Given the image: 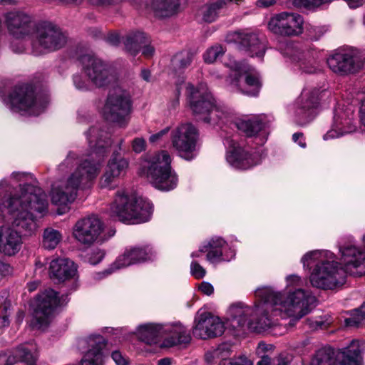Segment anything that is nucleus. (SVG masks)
Masks as SVG:
<instances>
[{"label":"nucleus","mask_w":365,"mask_h":365,"mask_svg":"<svg viewBox=\"0 0 365 365\" xmlns=\"http://www.w3.org/2000/svg\"><path fill=\"white\" fill-rule=\"evenodd\" d=\"M286 282L284 292L271 287L257 289L255 294L260 302L255 307L242 302L230 306L227 318L230 327L236 330L284 334L285 328L278 324L277 317L299 320L310 312L316 301L314 295L301 288L303 281L298 275L287 276Z\"/></svg>","instance_id":"f257e3e1"},{"label":"nucleus","mask_w":365,"mask_h":365,"mask_svg":"<svg viewBox=\"0 0 365 365\" xmlns=\"http://www.w3.org/2000/svg\"><path fill=\"white\" fill-rule=\"evenodd\" d=\"M86 135L91 153L78 156L73 152H69L59 165L61 171L74 167L75 169L66 180L52 185L50 195L54 205H66L73 202L77 197L78 190L90 188L101 172L102 160L108 153L111 145L110 139L106 133L96 127L91 128Z\"/></svg>","instance_id":"f03ea898"},{"label":"nucleus","mask_w":365,"mask_h":365,"mask_svg":"<svg viewBox=\"0 0 365 365\" xmlns=\"http://www.w3.org/2000/svg\"><path fill=\"white\" fill-rule=\"evenodd\" d=\"M339 251L344 269L339 267L334 254L329 250L309 251L302 257L304 268L314 264L309 276L313 287L334 289L345 283V272L356 277L365 274V252L352 245L341 247Z\"/></svg>","instance_id":"7ed1b4c3"},{"label":"nucleus","mask_w":365,"mask_h":365,"mask_svg":"<svg viewBox=\"0 0 365 365\" xmlns=\"http://www.w3.org/2000/svg\"><path fill=\"white\" fill-rule=\"evenodd\" d=\"M47 195L39 187L19 185V191H14L6 179L0 180V219L28 234L36 229L35 219L48 212Z\"/></svg>","instance_id":"20e7f679"},{"label":"nucleus","mask_w":365,"mask_h":365,"mask_svg":"<svg viewBox=\"0 0 365 365\" xmlns=\"http://www.w3.org/2000/svg\"><path fill=\"white\" fill-rule=\"evenodd\" d=\"M186 95L190 110L200 120L217 125L227 118L229 113L227 108L217 104L205 84H200L195 87L188 83Z\"/></svg>","instance_id":"39448f33"},{"label":"nucleus","mask_w":365,"mask_h":365,"mask_svg":"<svg viewBox=\"0 0 365 365\" xmlns=\"http://www.w3.org/2000/svg\"><path fill=\"white\" fill-rule=\"evenodd\" d=\"M142 173L156 189L168 192L177 187L178 178L171 167V158L166 150L148 156L142 165Z\"/></svg>","instance_id":"423d86ee"},{"label":"nucleus","mask_w":365,"mask_h":365,"mask_svg":"<svg viewBox=\"0 0 365 365\" xmlns=\"http://www.w3.org/2000/svg\"><path fill=\"white\" fill-rule=\"evenodd\" d=\"M112 216L128 224H139L150 220L153 214V205L135 195H127L118 191L110 206Z\"/></svg>","instance_id":"0eeeda50"},{"label":"nucleus","mask_w":365,"mask_h":365,"mask_svg":"<svg viewBox=\"0 0 365 365\" xmlns=\"http://www.w3.org/2000/svg\"><path fill=\"white\" fill-rule=\"evenodd\" d=\"M3 101L12 112L34 116L43 113L49 102L47 94L36 93L33 87L29 85L15 87Z\"/></svg>","instance_id":"6e6552de"},{"label":"nucleus","mask_w":365,"mask_h":365,"mask_svg":"<svg viewBox=\"0 0 365 365\" xmlns=\"http://www.w3.org/2000/svg\"><path fill=\"white\" fill-rule=\"evenodd\" d=\"M225 66L230 69L227 83L232 91L248 96H257L262 88L259 73L245 62L230 58Z\"/></svg>","instance_id":"1a4fd4ad"},{"label":"nucleus","mask_w":365,"mask_h":365,"mask_svg":"<svg viewBox=\"0 0 365 365\" xmlns=\"http://www.w3.org/2000/svg\"><path fill=\"white\" fill-rule=\"evenodd\" d=\"M35 38L31 43V53L36 56L53 52L63 48L67 36L62 30L51 22L36 25Z\"/></svg>","instance_id":"9d476101"},{"label":"nucleus","mask_w":365,"mask_h":365,"mask_svg":"<svg viewBox=\"0 0 365 365\" xmlns=\"http://www.w3.org/2000/svg\"><path fill=\"white\" fill-rule=\"evenodd\" d=\"M364 350V343L353 340L349 345L340 349L336 359L334 349L324 347L319 349L313 357L311 365H335L336 360L339 365H362L361 354Z\"/></svg>","instance_id":"9b49d317"},{"label":"nucleus","mask_w":365,"mask_h":365,"mask_svg":"<svg viewBox=\"0 0 365 365\" xmlns=\"http://www.w3.org/2000/svg\"><path fill=\"white\" fill-rule=\"evenodd\" d=\"M199 133L190 123H181L170 134L172 147L181 158L190 161L197 155Z\"/></svg>","instance_id":"f8f14e48"},{"label":"nucleus","mask_w":365,"mask_h":365,"mask_svg":"<svg viewBox=\"0 0 365 365\" xmlns=\"http://www.w3.org/2000/svg\"><path fill=\"white\" fill-rule=\"evenodd\" d=\"M80 61L83 73L95 86L107 87L116 81L117 76L112 67L96 56L83 55Z\"/></svg>","instance_id":"ddd939ff"},{"label":"nucleus","mask_w":365,"mask_h":365,"mask_svg":"<svg viewBox=\"0 0 365 365\" xmlns=\"http://www.w3.org/2000/svg\"><path fill=\"white\" fill-rule=\"evenodd\" d=\"M132 101L130 93L120 88H115L108 97L103 109L105 118L125 127L131 112Z\"/></svg>","instance_id":"4468645a"},{"label":"nucleus","mask_w":365,"mask_h":365,"mask_svg":"<svg viewBox=\"0 0 365 365\" xmlns=\"http://www.w3.org/2000/svg\"><path fill=\"white\" fill-rule=\"evenodd\" d=\"M66 302L59 298L53 289H46L37 295L34 302V312L32 324L38 329H44L51 323L58 306Z\"/></svg>","instance_id":"2eb2a0df"},{"label":"nucleus","mask_w":365,"mask_h":365,"mask_svg":"<svg viewBox=\"0 0 365 365\" xmlns=\"http://www.w3.org/2000/svg\"><path fill=\"white\" fill-rule=\"evenodd\" d=\"M329 69L339 76L360 71L365 64V56L356 49H339L327 59Z\"/></svg>","instance_id":"dca6fc26"},{"label":"nucleus","mask_w":365,"mask_h":365,"mask_svg":"<svg viewBox=\"0 0 365 365\" xmlns=\"http://www.w3.org/2000/svg\"><path fill=\"white\" fill-rule=\"evenodd\" d=\"M224 145L227 149L226 160L235 169H249L259 164L262 160L259 151L253 150L239 143L237 136L226 138Z\"/></svg>","instance_id":"f3484780"},{"label":"nucleus","mask_w":365,"mask_h":365,"mask_svg":"<svg viewBox=\"0 0 365 365\" xmlns=\"http://www.w3.org/2000/svg\"><path fill=\"white\" fill-rule=\"evenodd\" d=\"M304 19L297 13L281 12L274 15L268 23L269 29L282 36H298L303 33Z\"/></svg>","instance_id":"a211bd4d"},{"label":"nucleus","mask_w":365,"mask_h":365,"mask_svg":"<svg viewBox=\"0 0 365 365\" xmlns=\"http://www.w3.org/2000/svg\"><path fill=\"white\" fill-rule=\"evenodd\" d=\"M317 105L318 90L304 89L292 107L294 119L296 123L299 125H305L313 120L317 115L316 108Z\"/></svg>","instance_id":"6ab92c4d"},{"label":"nucleus","mask_w":365,"mask_h":365,"mask_svg":"<svg viewBox=\"0 0 365 365\" xmlns=\"http://www.w3.org/2000/svg\"><path fill=\"white\" fill-rule=\"evenodd\" d=\"M103 230L100 219L91 215L76 222L73 229V236L79 243L90 246L99 240Z\"/></svg>","instance_id":"aec40b11"},{"label":"nucleus","mask_w":365,"mask_h":365,"mask_svg":"<svg viewBox=\"0 0 365 365\" xmlns=\"http://www.w3.org/2000/svg\"><path fill=\"white\" fill-rule=\"evenodd\" d=\"M192 334L195 337L201 339L221 336L225 331L224 322L210 312H198L195 318Z\"/></svg>","instance_id":"412c9836"},{"label":"nucleus","mask_w":365,"mask_h":365,"mask_svg":"<svg viewBox=\"0 0 365 365\" xmlns=\"http://www.w3.org/2000/svg\"><path fill=\"white\" fill-rule=\"evenodd\" d=\"M8 31L16 40H22L29 36L36 25L33 17L23 11H11L4 15Z\"/></svg>","instance_id":"4be33fe9"},{"label":"nucleus","mask_w":365,"mask_h":365,"mask_svg":"<svg viewBox=\"0 0 365 365\" xmlns=\"http://www.w3.org/2000/svg\"><path fill=\"white\" fill-rule=\"evenodd\" d=\"M207 251L206 259L211 264L230 262L235 257V250L222 237H214L202 245V250Z\"/></svg>","instance_id":"5701e85b"},{"label":"nucleus","mask_w":365,"mask_h":365,"mask_svg":"<svg viewBox=\"0 0 365 365\" xmlns=\"http://www.w3.org/2000/svg\"><path fill=\"white\" fill-rule=\"evenodd\" d=\"M228 41H234L239 45L240 49L248 53L251 56L263 57L264 45L255 33L247 31H235L227 36Z\"/></svg>","instance_id":"b1692460"},{"label":"nucleus","mask_w":365,"mask_h":365,"mask_svg":"<svg viewBox=\"0 0 365 365\" xmlns=\"http://www.w3.org/2000/svg\"><path fill=\"white\" fill-rule=\"evenodd\" d=\"M353 112L344 110L341 108L335 110L331 129L323 136L324 140L341 137L354 132L356 126L352 123Z\"/></svg>","instance_id":"393cba45"},{"label":"nucleus","mask_w":365,"mask_h":365,"mask_svg":"<svg viewBox=\"0 0 365 365\" xmlns=\"http://www.w3.org/2000/svg\"><path fill=\"white\" fill-rule=\"evenodd\" d=\"M286 54L290 60L297 63L299 68L306 73H314L320 71L319 62L313 54L305 51L298 44H291L287 47Z\"/></svg>","instance_id":"a878e982"},{"label":"nucleus","mask_w":365,"mask_h":365,"mask_svg":"<svg viewBox=\"0 0 365 365\" xmlns=\"http://www.w3.org/2000/svg\"><path fill=\"white\" fill-rule=\"evenodd\" d=\"M22 244L19 231L8 226L0 227V253L8 257L14 256L21 250Z\"/></svg>","instance_id":"bb28decb"},{"label":"nucleus","mask_w":365,"mask_h":365,"mask_svg":"<svg viewBox=\"0 0 365 365\" xmlns=\"http://www.w3.org/2000/svg\"><path fill=\"white\" fill-rule=\"evenodd\" d=\"M154 256L153 249L149 246L135 247L126 249L123 255L114 262L113 267L122 269L132 264L150 260Z\"/></svg>","instance_id":"cd10ccee"},{"label":"nucleus","mask_w":365,"mask_h":365,"mask_svg":"<svg viewBox=\"0 0 365 365\" xmlns=\"http://www.w3.org/2000/svg\"><path fill=\"white\" fill-rule=\"evenodd\" d=\"M164 331V341L160 344L163 348L186 345L191 340L190 331L180 323L165 324Z\"/></svg>","instance_id":"c85d7f7f"},{"label":"nucleus","mask_w":365,"mask_h":365,"mask_svg":"<svg viewBox=\"0 0 365 365\" xmlns=\"http://www.w3.org/2000/svg\"><path fill=\"white\" fill-rule=\"evenodd\" d=\"M150 40L143 32H131L123 40L125 49L131 55L135 56L140 50L144 56L149 58L154 53V48L150 44Z\"/></svg>","instance_id":"c756f323"},{"label":"nucleus","mask_w":365,"mask_h":365,"mask_svg":"<svg viewBox=\"0 0 365 365\" xmlns=\"http://www.w3.org/2000/svg\"><path fill=\"white\" fill-rule=\"evenodd\" d=\"M273 120L274 118L272 115L260 114L250 118L240 119L235 125L237 129L247 136L252 137L269 127Z\"/></svg>","instance_id":"7c9ffc66"},{"label":"nucleus","mask_w":365,"mask_h":365,"mask_svg":"<svg viewBox=\"0 0 365 365\" xmlns=\"http://www.w3.org/2000/svg\"><path fill=\"white\" fill-rule=\"evenodd\" d=\"M87 343L89 349L81 359V365H103L104 338L101 335H91Z\"/></svg>","instance_id":"2f4dec72"},{"label":"nucleus","mask_w":365,"mask_h":365,"mask_svg":"<svg viewBox=\"0 0 365 365\" xmlns=\"http://www.w3.org/2000/svg\"><path fill=\"white\" fill-rule=\"evenodd\" d=\"M77 267L67 258H58L50 263L49 274L51 278L63 282L76 276Z\"/></svg>","instance_id":"473e14b6"},{"label":"nucleus","mask_w":365,"mask_h":365,"mask_svg":"<svg viewBox=\"0 0 365 365\" xmlns=\"http://www.w3.org/2000/svg\"><path fill=\"white\" fill-rule=\"evenodd\" d=\"M165 324L156 323H147L139 325L136 334L138 338L143 342L152 344H160L164 341Z\"/></svg>","instance_id":"72a5a7b5"},{"label":"nucleus","mask_w":365,"mask_h":365,"mask_svg":"<svg viewBox=\"0 0 365 365\" xmlns=\"http://www.w3.org/2000/svg\"><path fill=\"white\" fill-rule=\"evenodd\" d=\"M181 0H151L149 8L156 16L170 17L180 11Z\"/></svg>","instance_id":"f704fd0d"},{"label":"nucleus","mask_w":365,"mask_h":365,"mask_svg":"<svg viewBox=\"0 0 365 365\" xmlns=\"http://www.w3.org/2000/svg\"><path fill=\"white\" fill-rule=\"evenodd\" d=\"M35 349L32 344H24L17 346L12 351L6 361V365H14L16 363L21 362L24 364L34 363L36 361V356L34 354Z\"/></svg>","instance_id":"c9c22d12"},{"label":"nucleus","mask_w":365,"mask_h":365,"mask_svg":"<svg viewBox=\"0 0 365 365\" xmlns=\"http://www.w3.org/2000/svg\"><path fill=\"white\" fill-rule=\"evenodd\" d=\"M129 167V161L123 157H118L115 153L108 160L105 170L115 175L118 178L124 177Z\"/></svg>","instance_id":"e433bc0d"},{"label":"nucleus","mask_w":365,"mask_h":365,"mask_svg":"<svg viewBox=\"0 0 365 365\" xmlns=\"http://www.w3.org/2000/svg\"><path fill=\"white\" fill-rule=\"evenodd\" d=\"M63 238L62 233L53 227H47L42 235V246L46 250H52L56 248Z\"/></svg>","instance_id":"4c0bfd02"},{"label":"nucleus","mask_w":365,"mask_h":365,"mask_svg":"<svg viewBox=\"0 0 365 365\" xmlns=\"http://www.w3.org/2000/svg\"><path fill=\"white\" fill-rule=\"evenodd\" d=\"M192 58L193 54L190 51L178 53L172 58L171 66L176 73H180L190 65Z\"/></svg>","instance_id":"58836bf2"},{"label":"nucleus","mask_w":365,"mask_h":365,"mask_svg":"<svg viewBox=\"0 0 365 365\" xmlns=\"http://www.w3.org/2000/svg\"><path fill=\"white\" fill-rule=\"evenodd\" d=\"M225 48L220 44H215L208 48L203 53L204 61L207 63H212L217 58L224 55Z\"/></svg>","instance_id":"ea45409f"},{"label":"nucleus","mask_w":365,"mask_h":365,"mask_svg":"<svg viewBox=\"0 0 365 365\" xmlns=\"http://www.w3.org/2000/svg\"><path fill=\"white\" fill-rule=\"evenodd\" d=\"M118 181L119 178L104 169L99 178L98 186L101 188L114 190L118 186Z\"/></svg>","instance_id":"a19ab883"},{"label":"nucleus","mask_w":365,"mask_h":365,"mask_svg":"<svg viewBox=\"0 0 365 365\" xmlns=\"http://www.w3.org/2000/svg\"><path fill=\"white\" fill-rule=\"evenodd\" d=\"M365 319V303L361 306L352 311L351 316L344 320L346 327H356L359 326Z\"/></svg>","instance_id":"79ce46f5"},{"label":"nucleus","mask_w":365,"mask_h":365,"mask_svg":"<svg viewBox=\"0 0 365 365\" xmlns=\"http://www.w3.org/2000/svg\"><path fill=\"white\" fill-rule=\"evenodd\" d=\"M331 1V0H294L293 4L296 7L312 9Z\"/></svg>","instance_id":"37998d69"},{"label":"nucleus","mask_w":365,"mask_h":365,"mask_svg":"<svg viewBox=\"0 0 365 365\" xmlns=\"http://www.w3.org/2000/svg\"><path fill=\"white\" fill-rule=\"evenodd\" d=\"M289 360L287 358L279 356L272 360L267 355H263L257 365H288Z\"/></svg>","instance_id":"c03bdc74"},{"label":"nucleus","mask_w":365,"mask_h":365,"mask_svg":"<svg viewBox=\"0 0 365 365\" xmlns=\"http://www.w3.org/2000/svg\"><path fill=\"white\" fill-rule=\"evenodd\" d=\"M190 273L195 279H202L206 274V270L196 259H193L190 264Z\"/></svg>","instance_id":"a18cd8bd"},{"label":"nucleus","mask_w":365,"mask_h":365,"mask_svg":"<svg viewBox=\"0 0 365 365\" xmlns=\"http://www.w3.org/2000/svg\"><path fill=\"white\" fill-rule=\"evenodd\" d=\"M73 85L76 89L87 91L89 88V80H86L81 73H76L73 76Z\"/></svg>","instance_id":"49530a36"},{"label":"nucleus","mask_w":365,"mask_h":365,"mask_svg":"<svg viewBox=\"0 0 365 365\" xmlns=\"http://www.w3.org/2000/svg\"><path fill=\"white\" fill-rule=\"evenodd\" d=\"M104 257V252L100 249H94L88 255V261L91 264L99 263Z\"/></svg>","instance_id":"de8ad7c7"},{"label":"nucleus","mask_w":365,"mask_h":365,"mask_svg":"<svg viewBox=\"0 0 365 365\" xmlns=\"http://www.w3.org/2000/svg\"><path fill=\"white\" fill-rule=\"evenodd\" d=\"M132 150L135 153H140L146 148V141L142 137L134 138L131 142Z\"/></svg>","instance_id":"09e8293b"},{"label":"nucleus","mask_w":365,"mask_h":365,"mask_svg":"<svg viewBox=\"0 0 365 365\" xmlns=\"http://www.w3.org/2000/svg\"><path fill=\"white\" fill-rule=\"evenodd\" d=\"M111 357L116 365H129V359L123 355L120 351H113L111 354Z\"/></svg>","instance_id":"8fccbe9b"},{"label":"nucleus","mask_w":365,"mask_h":365,"mask_svg":"<svg viewBox=\"0 0 365 365\" xmlns=\"http://www.w3.org/2000/svg\"><path fill=\"white\" fill-rule=\"evenodd\" d=\"M307 322L309 328L312 329H324L329 324L321 317L314 319H307Z\"/></svg>","instance_id":"3c124183"},{"label":"nucleus","mask_w":365,"mask_h":365,"mask_svg":"<svg viewBox=\"0 0 365 365\" xmlns=\"http://www.w3.org/2000/svg\"><path fill=\"white\" fill-rule=\"evenodd\" d=\"M199 290L207 296L211 295L214 292L213 286L207 282H202L199 284Z\"/></svg>","instance_id":"603ef678"},{"label":"nucleus","mask_w":365,"mask_h":365,"mask_svg":"<svg viewBox=\"0 0 365 365\" xmlns=\"http://www.w3.org/2000/svg\"><path fill=\"white\" fill-rule=\"evenodd\" d=\"M233 365H253V361L245 356L231 359Z\"/></svg>","instance_id":"864d4df0"},{"label":"nucleus","mask_w":365,"mask_h":365,"mask_svg":"<svg viewBox=\"0 0 365 365\" xmlns=\"http://www.w3.org/2000/svg\"><path fill=\"white\" fill-rule=\"evenodd\" d=\"M170 130V128L169 127H166L165 128L163 129L162 130L150 135L149 140L150 141V143H156L158 141H159L160 140H161V138L166 135L168 132Z\"/></svg>","instance_id":"5fc2aeb1"},{"label":"nucleus","mask_w":365,"mask_h":365,"mask_svg":"<svg viewBox=\"0 0 365 365\" xmlns=\"http://www.w3.org/2000/svg\"><path fill=\"white\" fill-rule=\"evenodd\" d=\"M114 262L110 265V267L106 269H105L103 272H98L95 274L94 279H102L103 278L107 277L108 275L112 274L115 271L118 270V269L113 267Z\"/></svg>","instance_id":"6e6d98bb"},{"label":"nucleus","mask_w":365,"mask_h":365,"mask_svg":"<svg viewBox=\"0 0 365 365\" xmlns=\"http://www.w3.org/2000/svg\"><path fill=\"white\" fill-rule=\"evenodd\" d=\"M31 178V175L26 173L14 172L11 175L10 178L16 182H23L24 180Z\"/></svg>","instance_id":"4d7b16f0"},{"label":"nucleus","mask_w":365,"mask_h":365,"mask_svg":"<svg viewBox=\"0 0 365 365\" xmlns=\"http://www.w3.org/2000/svg\"><path fill=\"white\" fill-rule=\"evenodd\" d=\"M106 41L112 46H118L120 43V36L116 33L108 34L106 38Z\"/></svg>","instance_id":"13d9d810"},{"label":"nucleus","mask_w":365,"mask_h":365,"mask_svg":"<svg viewBox=\"0 0 365 365\" xmlns=\"http://www.w3.org/2000/svg\"><path fill=\"white\" fill-rule=\"evenodd\" d=\"M11 50L16 53H22L26 51V46L24 41L13 42L11 43Z\"/></svg>","instance_id":"bf43d9fd"},{"label":"nucleus","mask_w":365,"mask_h":365,"mask_svg":"<svg viewBox=\"0 0 365 365\" xmlns=\"http://www.w3.org/2000/svg\"><path fill=\"white\" fill-rule=\"evenodd\" d=\"M294 142L297 143L301 148H304L306 147V143L304 139L303 134L301 133H294L292 135Z\"/></svg>","instance_id":"052dcab7"},{"label":"nucleus","mask_w":365,"mask_h":365,"mask_svg":"<svg viewBox=\"0 0 365 365\" xmlns=\"http://www.w3.org/2000/svg\"><path fill=\"white\" fill-rule=\"evenodd\" d=\"M11 272L10 265L0 260V275H7Z\"/></svg>","instance_id":"680f3d73"},{"label":"nucleus","mask_w":365,"mask_h":365,"mask_svg":"<svg viewBox=\"0 0 365 365\" xmlns=\"http://www.w3.org/2000/svg\"><path fill=\"white\" fill-rule=\"evenodd\" d=\"M359 113L361 123L365 128V98L361 100Z\"/></svg>","instance_id":"e2e57ef3"},{"label":"nucleus","mask_w":365,"mask_h":365,"mask_svg":"<svg viewBox=\"0 0 365 365\" xmlns=\"http://www.w3.org/2000/svg\"><path fill=\"white\" fill-rule=\"evenodd\" d=\"M5 313H6V312H5ZM9 324V316L6 314H4L3 316L0 317V333L1 332V329L8 327Z\"/></svg>","instance_id":"0e129e2a"},{"label":"nucleus","mask_w":365,"mask_h":365,"mask_svg":"<svg viewBox=\"0 0 365 365\" xmlns=\"http://www.w3.org/2000/svg\"><path fill=\"white\" fill-rule=\"evenodd\" d=\"M272 345L267 344L264 342H260V343H259L258 346H257V354H260L264 353L267 351H268L269 349H270L272 348Z\"/></svg>","instance_id":"69168bd1"},{"label":"nucleus","mask_w":365,"mask_h":365,"mask_svg":"<svg viewBox=\"0 0 365 365\" xmlns=\"http://www.w3.org/2000/svg\"><path fill=\"white\" fill-rule=\"evenodd\" d=\"M312 31L316 33V35L314 36L316 39L320 38L325 32L324 29L322 27L311 28L309 32L312 33Z\"/></svg>","instance_id":"338daca9"},{"label":"nucleus","mask_w":365,"mask_h":365,"mask_svg":"<svg viewBox=\"0 0 365 365\" xmlns=\"http://www.w3.org/2000/svg\"><path fill=\"white\" fill-rule=\"evenodd\" d=\"M140 77L146 82H150L151 80L150 71L146 68H143L140 72Z\"/></svg>","instance_id":"774afa93"}]
</instances>
